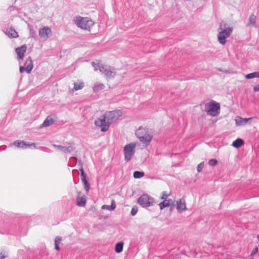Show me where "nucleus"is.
<instances>
[{
    "label": "nucleus",
    "instance_id": "obj_1",
    "mask_svg": "<svg viewBox=\"0 0 259 259\" xmlns=\"http://www.w3.org/2000/svg\"><path fill=\"white\" fill-rule=\"evenodd\" d=\"M121 115L120 110L107 112L95 120V124L101 128V132H105L109 129L110 124L117 120Z\"/></svg>",
    "mask_w": 259,
    "mask_h": 259
},
{
    "label": "nucleus",
    "instance_id": "obj_2",
    "mask_svg": "<svg viewBox=\"0 0 259 259\" xmlns=\"http://www.w3.org/2000/svg\"><path fill=\"white\" fill-rule=\"evenodd\" d=\"M233 28L230 27L225 21H222L218 28L219 34L218 39L220 44L222 45L226 43V38L230 36L233 31Z\"/></svg>",
    "mask_w": 259,
    "mask_h": 259
},
{
    "label": "nucleus",
    "instance_id": "obj_3",
    "mask_svg": "<svg viewBox=\"0 0 259 259\" xmlns=\"http://www.w3.org/2000/svg\"><path fill=\"white\" fill-rule=\"evenodd\" d=\"M136 135L140 142L147 146L152 139V136L148 128L140 127L136 132Z\"/></svg>",
    "mask_w": 259,
    "mask_h": 259
},
{
    "label": "nucleus",
    "instance_id": "obj_4",
    "mask_svg": "<svg viewBox=\"0 0 259 259\" xmlns=\"http://www.w3.org/2000/svg\"><path fill=\"white\" fill-rule=\"evenodd\" d=\"M75 24L82 29L89 30L94 25V22L88 17L77 16L74 19Z\"/></svg>",
    "mask_w": 259,
    "mask_h": 259
},
{
    "label": "nucleus",
    "instance_id": "obj_5",
    "mask_svg": "<svg viewBox=\"0 0 259 259\" xmlns=\"http://www.w3.org/2000/svg\"><path fill=\"white\" fill-rule=\"evenodd\" d=\"M220 105L214 101L205 104V111L208 114L212 116H216L220 114Z\"/></svg>",
    "mask_w": 259,
    "mask_h": 259
},
{
    "label": "nucleus",
    "instance_id": "obj_6",
    "mask_svg": "<svg viewBox=\"0 0 259 259\" xmlns=\"http://www.w3.org/2000/svg\"><path fill=\"white\" fill-rule=\"evenodd\" d=\"M136 144L130 143L126 145L123 149L124 159L126 161H130L133 157L135 152Z\"/></svg>",
    "mask_w": 259,
    "mask_h": 259
},
{
    "label": "nucleus",
    "instance_id": "obj_7",
    "mask_svg": "<svg viewBox=\"0 0 259 259\" xmlns=\"http://www.w3.org/2000/svg\"><path fill=\"white\" fill-rule=\"evenodd\" d=\"M137 202L143 207H147L152 205L154 200L148 194H144L138 199Z\"/></svg>",
    "mask_w": 259,
    "mask_h": 259
},
{
    "label": "nucleus",
    "instance_id": "obj_8",
    "mask_svg": "<svg viewBox=\"0 0 259 259\" xmlns=\"http://www.w3.org/2000/svg\"><path fill=\"white\" fill-rule=\"evenodd\" d=\"M100 72L103 73L108 79L113 78L116 74L115 69L107 65L103 66L100 68Z\"/></svg>",
    "mask_w": 259,
    "mask_h": 259
},
{
    "label": "nucleus",
    "instance_id": "obj_9",
    "mask_svg": "<svg viewBox=\"0 0 259 259\" xmlns=\"http://www.w3.org/2000/svg\"><path fill=\"white\" fill-rule=\"evenodd\" d=\"M79 163L80 164L81 167L79 168V170L80 171V177L81 181L83 183L84 185V188L85 191L88 193L90 189V185L89 182L88 180L87 176L85 173L83 168L82 167V163H81V161H79Z\"/></svg>",
    "mask_w": 259,
    "mask_h": 259
},
{
    "label": "nucleus",
    "instance_id": "obj_10",
    "mask_svg": "<svg viewBox=\"0 0 259 259\" xmlns=\"http://www.w3.org/2000/svg\"><path fill=\"white\" fill-rule=\"evenodd\" d=\"M25 65L26 66L25 67L24 66H20L19 68V70L20 73L24 72V71H26L27 73H30L33 67V61L30 56L28 57L26 60Z\"/></svg>",
    "mask_w": 259,
    "mask_h": 259
},
{
    "label": "nucleus",
    "instance_id": "obj_11",
    "mask_svg": "<svg viewBox=\"0 0 259 259\" xmlns=\"http://www.w3.org/2000/svg\"><path fill=\"white\" fill-rule=\"evenodd\" d=\"M13 145L17 147L24 148V149L29 148L32 146H33L34 147H35V144L34 143L29 144V143H27L26 142H25L23 141H16L14 142Z\"/></svg>",
    "mask_w": 259,
    "mask_h": 259
},
{
    "label": "nucleus",
    "instance_id": "obj_12",
    "mask_svg": "<svg viewBox=\"0 0 259 259\" xmlns=\"http://www.w3.org/2000/svg\"><path fill=\"white\" fill-rule=\"evenodd\" d=\"M27 47L25 45L21 46L20 47L17 48L15 51L17 54L18 60H22L24 56V54L26 51Z\"/></svg>",
    "mask_w": 259,
    "mask_h": 259
},
{
    "label": "nucleus",
    "instance_id": "obj_13",
    "mask_svg": "<svg viewBox=\"0 0 259 259\" xmlns=\"http://www.w3.org/2000/svg\"><path fill=\"white\" fill-rule=\"evenodd\" d=\"M53 146L57 148L60 151L65 153H70L74 149V148L71 145L70 143H68V146H63L61 145H57L55 144L53 145Z\"/></svg>",
    "mask_w": 259,
    "mask_h": 259
},
{
    "label": "nucleus",
    "instance_id": "obj_14",
    "mask_svg": "<svg viewBox=\"0 0 259 259\" xmlns=\"http://www.w3.org/2000/svg\"><path fill=\"white\" fill-rule=\"evenodd\" d=\"M51 33V29L48 27H44L39 30V35L41 38H48V35Z\"/></svg>",
    "mask_w": 259,
    "mask_h": 259
},
{
    "label": "nucleus",
    "instance_id": "obj_15",
    "mask_svg": "<svg viewBox=\"0 0 259 259\" xmlns=\"http://www.w3.org/2000/svg\"><path fill=\"white\" fill-rule=\"evenodd\" d=\"M80 192H77L76 198V205L80 207H84L86 204V198L84 195L80 196Z\"/></svg>",
    "mask_w": 259,
    "mask_h": 259
},
{
    "label": "nucleus",
    "instance_id": "obj_16",
    "mask_svg": "<svg viewBox=\"0 0 259 259\" xmlns=\"http://www.w3.org/2000/svg\"><path fill=\"white\" fill-rule=\"evenodd\" d=\"M177 209L178 212H182L187 209L185 201L183 199H181L177 202Z\"/></svg>",
    "mask_w": 259,
    "mask_h": 259
},
{
    "label": "nucleus",
    "instance_id": "obj_17",
    "mask_svg": "<svg viewBox=\"0 0 259 259\" xmlns=\"http://www.w3.org/2000/svg\"><path fill=\"white\" fill-rule=\"evenodd\" d=\"M256 17L254 14H251L248 19V22L246 24V27L253 26L256 27Z\"/></svg>",
    "mask_w": 259,
    "mask_h": 259
},
{
    "label": "nucleus",
    "instance_id": "obj_18",
    "mask_svg": "<svg viewBox=\"0 0 259 259\" xmlns=\"http://www.w3.org/2000/svg\"><path fill=\"white\" fill-rule=\"evenodd\" d=\"M55 120L53 119L51 116H48L47 118L45 120L42 124L41 125V127L49 126L53 124L55 122Z\"/></svg>",
    "mask_w": 259,
    "mask_h": 259
},
{
    "label": "nucleus",
    "instance_id": "obj_19",
    "mask_svg": "<svg viewBox=\"0 0 259 259\" xmlns=\"http://www.w3.org/2000/svg\"><path fill=\"white\" fill-rule=\"evenodd\" d=\"M6 33L9 37L12 38H17L19 36L18 32L13 28L7 29Z\"/></svg>",
    "mask_w": 259,
    "mask_h": 259
},
{
    "label": "nucleus",
    "instance_id": "obj_20",
    "mask_svg": "<svg viewBox=\"0 0 259 259\" xmlns=\"http://www.w3.org/2000/svg\"><path fill=\"white\" fill-rule=\"evenodd\" d=\"M116 208V203L114 200H111V203L110 205H103L102 206V209H107L110 211L113 210Z\"/></svg>",
    "mask_w": 259,
    "mask_h": 259
},
{
    "label": "nucleus",
    "instance_id": "obj_21",
    "mask_svg": "<svg viewBox=\"0 0 259 259\" xmlns=\"http://www.w3.org/2000/svg\"><path fill=\"white\" fill-rule=\"evenodd\" d=\"M244 144V141L240 138H238L236 140H235L234 141H233L232 145L236 148L240 147L241 146H242Z\"/></svg>",
    "mask_w": 259,
    "mask_h": 259
},
{
    "label": "nucleus",
    "instance_id": "obj_22",
    "mask_svg": "<svg viewBox=\"0 0 259 259\" xmlns=\"http://www.w3.org/2000/svg\"><path fill=\"white\" fill-rule=\"evenodd\" d=\"M123 242H119L116 244L115 247V251L116 253H120L122 252L123 247Z\"/></svg>",
    "mask_w": 259,
    "mask_h": 259
},
{
    "label": "nucleus",
    "instance_id": "obj_23",
    "mask_svg": "<svg viewBox=\"0 0 259 259\" xmlns=\"http://www.w3.org/2000/svg\"><path fill=\"white\" fill-rule=\"evenodd\" d=\"M84 87V83L81 81H78L74 83L73 89L77 91L82 89Z\"/></svg>",
    "mask_w": 259,
    "mask_h": 259
},
{
    "label": "nucleus",
    "instance_id": "obj_24",
    "mask_svg": "<svg viewBox=\"0 0 259 259\" xmlns=\"http://www.w3.org/2000/svg\"><path fill=\"white\" fill-rule=\"evenodd\" d=\"M104 88H105V85H104V84L101 83H97L94 85V87L93 88V91L95 93L98 92L102 90L103 89H104Z\"/></svg>",
    "mask_w": 259,
    "mask_h": 259
},
{
    "label": "nucleus",
    "instance_id": "obj_25",
    "mask_svg": "<svg viewBox=\"0 0 259 259\" xmlns=\"http://www.w3.org/2000/svg\"><path fill=\"white\" fill-rule=\"evenodd\" d=\"M170 201H172V200L170 199H169L168 200H164L163 201L161 202L159 204L160 209L161 210H162L164 208L169 206L170 205V204H169Z\"/></svg>",
    "mask_w": 259,
    "mask_h": 259
},
{
    "label": "nucleus",
    "instance_id": "obj_26",
    "mask_svg": "<svg viewBox=\"0 0 259 259\" xmlns=\"http://www.w3.org/2000/svg\"><path fill=\"white\" fill-rule=\"evenodd\" d=\"M250 118H240L239 120H236V123L238 125H245Z\"/></svg>",
    "mask_w": 259,
    "mask_h": 259
},
{
    "label": "nucleus",
    "instance_id": "obj_27",
    "mask_svg": "<svg viewBox=\"0 0 259 259\" xmlns=\"http://www.w3.org/2000/svg\"><path fill=\"white\" fill-rule=\"evenodd\" d=\"M143 171H135L133 174V177L135 179H140L144 176Z\"/></svg>",
    "mask_w": 259,
    "mask_h": 259
},
{
    "label": "nucleus",
    "instance_id": "obj_28",
    "mask_svg": "<svg viewBox=\"0 0 259 259\" xmlns=\"http://www.w3.org/2000/svg\"><path fill=\"white\" fill-rule=\"evenodd\" d=\"M92 65L93 67L94 68V70L95 71H97L98 70H99L100 71V68L103 67V65H100L99 63H96L95 62H92Z\"/></svg>",
    "mask_w": 259,
    "mask_h": 259
},
{
    "label": "nucleus",
    "instance_id": "obj_29",
    "mask_svg": "<svg viewBox=\"0 0 259 259\" xmlns=\"http://www.w3.org/2000/svg\"><path fill=\"white\" fill-rule=\"evenodd\" d=\"M138 211V207L136 206H133L131 210V215L132 216L135 215L137 214Z\"/></svg>",
    "mask_w": 259,
    "mask_h": 259
},
{
    "label": "nucleus",
    "instance_id": "obj_30",
    "mask_svg": "<svg viewBox=\"0 0 259 259\" xmlns=\"http://www.w3.org/2000/svg\"><path fill=\"white\" fill-rule=\"evenodd\" d=\"M218 163V161L215 159H211L208 161V164L210 166H215Z\"/></svg>",
    "mask_w": 259,
    "mask_h": 259
},
{
    "label": "nucleus",
    "instance_id": "obj_31",
    "mask_svg": "<svg viewBox=\"0 0 259 259\" xmlns=\"http://www.w3.org/2000/svg\"><path fill=\"white\" fill-rule=\"evenodd\" d=\"M204 167V162H202L200 163L197 167V170L198 172H200L202 171L203 168Z\"/></svg>",
    "mask_w": 259,
    "mask_h": 259
},
{
    "label": "nucleus",
    "instance_id": "obj_32",
    "mask_svg": "<svg viewBox=\"0 0 259 259\" xmlns=\"http://www.w3.org/2000/svg\"><path fill=\"white\" fill-rule=\"evenodd\" d=\"M254 77H255V76H254V72L248 73L245 75V78L247 79H252Z\"/></svg>",
    "mask_w": 259,
    "mask_h": 259
},
{
    "label": "nucleus",
    "instance_id": "obj_33",
    "mask_svg": "<svg viewBox=\"0 0 259 259\" xmlns=\"http://www.w3.org/2000/svg\"><path fill=\"white\" fill-rule=\"evenodd\" d=\"M8 256L7 253L6 252H0V259H4Z\"/></svg>",
    "mask_w": 259,
    "mask_h": 259
},
{
    "label": "nucleus",
    "instance_id": "obj_34",
    "mask_svg": "<svg viewBox=\"0 0 259 259\" xmlns=\"http://www.w3.org/2000/svg\"><path fill=\"white\" fill-rule=\"evenodd\" d=\"M30 37H32V38H35V32L32 29H30Z\"/></svg>",
    "mask_w": 259,
    "mask_h": 259
},
{
    "label": "nucleus",
    "instance_id": "obj_35",
    "mask_svg": "<svg viewBox=\"0 0 259 259\" xmlns=\"http://www.w3.org/2000/svg\"><path fill=\"white\" fill-rule=\"evenodd\" d=\"M162 195L161 197V199H163V200H166V199L167 198V197L168 196V195L167 194L166 192L163 191L162 192Z\"/></svg>",
    "mask_w": 259,
    "mask_h": 259
},
{
    "label": "nucleus",
    "instance_id": "obj_36",
    "mask_svg": "<svg viewBox=\"0 0 259 259\" xmlns=\"http://www.w3.org/2000/svg\"><path fill=\"white\" fill-rule=\"evenodd\" d=\"M61 240V238L59 237H56L55 240V244H59Z\"/></svg>",
    "mask_w": 259,
    "mask_h": 259
},
{
    "label": "nucleus",
    "instance_id": "obj_37",
    "mask_svg": "<svg viewBox=\"0 0 259 259\" xmlns=\"http://www.w3.org/2000/svg\"><path fill=\"white\" fill-rule=\"evenodd\" d=\"M258 251V248L257 247H255L251 251V255H254L255 254H256L257 253Z\"/></svg>",
    "mask_w": 259,
    "mask_h": 259
},
{
    "label": "nucleus",
    "instance_id": "obj_38",
    "mask_svg": "<svg viewBox=\"0 0 259 259\" xmlns=\"http://www.w3.org/2000/svg\"><path fill=\"white\" fill-rule=\"evenodd\" d=\"M253 91L259 92V84H257L253 87Z\"/></svg>",
    "mask_w": 259,
    "mask_h": 259
},
{
    "label": "nucleus",
    "instance_id": "obj_39",
    "mask_svg": "<svg viewBox=\"0 0 259 259\" xmlns=\"http://www.w3.org/2000/svg\"><path fill=\"white\" fill-rule=\"evenodd\" d=\"M254 74L255 77L259 78V72L258 71L254 72Z\"/></svg>",
    "mask_w": 259,
    "mask_h": 259
},
{
    "label": "nucleus",
    "instance_id": "obj_40",
    "mask_svg": "<svg viewBox=\"0 0 259 259\" xmlns=\"http://www.w3.org/2000/svg\"><path fill=\"white\" fill-rule=\"evenodd\" d=\"M55 248L57 250H60V247L58 244H55Z\"/></svg>",
    "mask_w": 259,
    "mask_h": 259
},
{
    "label": "nucleus",
    "instance_id": "obj_41",
    "mask_svg": "<svg viewBox=\"0 0 259 259\" xmlns=\"http://www.w3.org/2000/svg\"><path fill=\"white\" fill-rule=\"evenodd\" d=\"M257 237L259 239V235H258Z\"/></svg>",
    "mask_w": 259,
    "mask_h": 259
}]
</instances>
